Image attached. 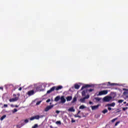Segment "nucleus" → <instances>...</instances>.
I'll use <instances>...</instances> for the list:
<instances>
[{"label": "nucleus", "instance_id": "obj_18", "mask_svg": "<svg viewBox=\"0 0 128 128\" xmlns=\"http://www.w3.org/2000/svg\"><path fill=\"white\" fill-rule=\"evenodd\" d=\"M108 110L106 109H104L102 111V114H106V112H108Z\"/></svg>", "mask_w": 128, "mask_h": 128}, {"label": "nucleus", "instance_id": "obj_17", "mask_svg": "<svg viewBox=\"0 0 128 128\" xmlns=\"http://www.w3.org/2000/svg\"><path fill=\"white\" fill-rule=\"evenodd\" d=\"M6 118V115H4V116H2L0 118V120H4V118Z\"/></svg>", "mask_w": 128, "mask_h": 128}, {"label": "nucleus", "instance_id": "obj_34", "mask_svg": "<svg viewBox=\"0 0 128 128\" xmlns=\"http://www.w3.org/2000/svg\"><path fill=\"white\" fill-rule=\"evenodd\" d=\"M120 122H117L116 124H115V126H118V124H120Z\"/></svg>", "mask_w": 128, "mask_h": 128}, {"label": "nucleus", "instance_id": "obj_15", "mask_svg": "<svg viewBox=\"0 0 128 128\" xmlns=\"http://www.w3.org/2000/svg\"><path fill=\"white\" fill-rule=\"evenodd\" d=\"M60 100V96H57L56 98H54L55 102H58Z\"/></svg>", "mask_w": 128, "mask_h": 128}, {"label": "nucleus", "instance_id": "obj_22", "mask_svg": "<svg viewBox=\"0 0 128 128\" xmlns=\"http://www.w3.org/2000/svg\"><path fill=\"white\" fill-rule=\"evenodd\" d=\"M69 112H74V108L72 107L68 109Z\"/></svg>", "mask_w": 128, "mask_h": 128}, {"label": "nucleus", "instance_id": "obj_39", "mask_svg": "<svg viewBox=\"0 0 128 128\" xmlns=\"http://www.w3.org/2000/svg\"><path fill=\"white\" fill-rule=\"evenodd\" d=\"M4 108H8V104H4Z\"/></svg>", "mask_w": 128, "mask_h": 128}, {"label": "nucleus", "instance_id": "obj_43", "mask_svg": "<svg viewBox=\"0 0 128 128\" xmlns=\"http://www.w3.org/2000/svg\"><path fill=\"white\" fill-rule=\"evenodd\" d=\"M56 114H58V113L60 112V111H58V110H56Z\"/></svg>", "mask_w": 128, "mask_h": 128}, {"label": "nucleus", "instance_id": "obj_9", "mask_svg": "<svg viewBox=\"0 0 128 128\" xmlns=\"http://www.w3.org/2000/svg\"><path fill=\"white\" fill-rule=\"evenodd\" d=\"M98 106H100V104H98L96 106H92L91 108L92 110H98Z\"/></svg>", "mask_w": 128, "mask_h": 128}, {"label": "nucleus", "instance_id": "obj_25", "mask_svg": "<svg viewBox=\"0 0 128 128\" xmlns=\"http://www.w3.org/2000/svg\"><path fill=\"white\" fill-rule=\"evenodd\" d=\"M124 102V100H118V102L119 104H122V102Z\"/></svg>", "mask_w": 128, "mask_h": 128}, {"label": "nucleus", "instance_id": "obj_35", "mask_svg": "<svg viewBox=\"0 0 128 128\" xmlns=\"http://www.w3.org/2000/svg\"><path fill=\"white\" fill-rule=\"evenodd\" d=\"M128 94L127 92H124L123 93L124 96H126Z\"/></svg>", "mask_w": 128, "mask_h": 128}, {"label": "nucleus", "instance_id": "obj_33", "mask_svg": "<svg viewBox=\"0 0 128 128\" xmlns=\"http://www.w3.org/2000/svg\"><path fill=\"white\" fill-rule=\"evenodd\" d=\"M94 90V89H90L89 90H88V92H92Z\"/></svg>", "mask_w": 128, "mask_h": 128}, {"label": "nucleus", "instance_id": "obj_5", "mask_svg": "<svg viewBox=\"0 0 128 128\" xmlns=\"http://www.w3.org/2000/svg\"><path fill=\"white\" fill-rule=\"evenodd\" d=\"M52 108H54V105L48 106L44 108V112H48V110H52Z\"/></svg>", "mask_w": 128, "mask_h": 128}, {"label": "nucleus", "instance_id": "obj_41", "mask_svg": "<svg viewBox=\"0 0 128 128\" xmlns=\"http://www.w3.org/2000/svg\"><path fill=\"white\" fill-rule=\"evenodd\" d=\"M0 90H4V87H0Z\"/></svg>", "mask_w": 128, "mask_h": 128}, {"label": "nucleus", "instance_id": "obj_6", "mask_svg": "<svg viewBox=\"0 0 128 128\" xmlns=\"http://www.w3.org/2000/svg\"><path fill=\"white\" fill-rule=\"evenodd\" d=\"M92 88V85L88 84L83 86L81 88V90H82L84 88Z\"/></svg>", "mask_w": 128, "mask_h": 128}, {"label": "nucleus", "instance_id": "obj_12", "mask_svg": "<svg viewBox=\"0 0 128 128\" xmlns=\"http://www.w3.org/2000/svg\"><path fill=\"white\" fill-rule=\"evenodd\" d=\"M72 96H68L66 98L67 102H70V100H72Z\"/></svg>", "mask_w": 128, "mask_h": 128}, {"label": "nucleus", "instance_id": "obj_27", "mask_svg": "<svg viewBox=\"0 0 128 128\" xmlns=\"http://www.w3.org/2000/svg\"><path fill=\"white\" fill-rule=\"evenodd\" d=\"M40 102H42V101H38L36 103V106H38V104H40Z\"/></svg>", "mask_w": 128, "mask_h": 128}, {"label": "nucleus", "instance_id": "obj_16", "mask_svg": "<svg viewBox=\"0 0 128 128\" xmlns=\"http://www.w3.org/2000/svg\"><path fill=\"white\" fill-rule=\"evenodd\" d=\"M34 118L35 120H40V116L38 115H36L34 116Z\"/></svg>", "mask_w": 128, "mask_h": 128}, {"label": "nucleus", "instance_id": "obj_3", "mask_svg": "<svg viewBox=\"0 0 128 128\" xmlns=\"http://www.w3.org/2000/svg\"><path fill=\"white\" fill-rule=\"evenodd\" d=\"M108 90H102L99 92L98 94H97V96H98L108 94Z\"/></svg>", "mask_w": 128, "mask_h": 128}, {"label": "nucleus", "instance_id": "obj_49", "mask_svg": "<svg viewBox=\"0 0 128 128\" xmlns=\"http://www.w3.org/2000/svg\"><path fill=\"white\" fill-rule=\"evenodd\" d=\"M127 106H128V104H127Z\"/></svg>", "mask_w": 128, "mask_h": 128}, {"label": "nucleus", "instance_id": "obj_7", "mask_svg": "<svg viewBox=\"0 0 128 128\" xmlns=\"http://www.w3.org/2000/svg\"><path fill=\"white\" fill-rule=\"evenodd\" d=\"M28 96H34V90H31L28 92Z\"/></svg>", "mask_w": 128, "mask_h": 128}, {"label": "nucleus", "instance_id": "obj_44", "mask_svg": "<svg viewBox=\"0 0 128 128\" xmlns=\"http://www.w3.org/2000/svg\"><path fill=\"white\" fill-rule=\"evenodd\" d=\"M22 90V87H20V88H18V90Z\"/></svg>", "mask_w": 128, "mask_h": 128}, {"label": "nucleus", "instance_id": "obj_36", "mask_svg": "<svg viewBox=\"0 0 128 128\" xmlns=\"http://www.w3.org/2000/svg\"><path fill=\"white\" fill-rule=\"evenodd\" d=\"M72 122H76V120H74L73 118L72 119Z\"/></svg>", "mask_w": 128, "mask_h": 128}, {"label": "nucleus", "instance_id": "obj_26", "mask_svg": "<svg viewBox=\"0 0 128 128\" xmlns=\"http://www.w3.org/2000/svg\"><path fill=\"white\" fill-rule=\"evenodd\" d=\"M56 124H62V122H60V121H57L56 122Z\"/></svg>", "mask_w": 128, "mask_h": 128}, {"label": "nucleus", "instance_id": "obj_30", "mask_svg": "<svg viewBox=\"0 0 128 128\" xmlns=\"http://www.w3.org/2000/svg\"><path fill=\"white\" fill-rule=\"evenodd\" d=\"M35 120L34 119V116H32L30 118V120Z\"/></svg>", "mask_w": 128, "mask_h": 128}, {"label": "nucleus", "instance_id": "obj_21", "mask_svg": "<svg viewBox=\"0 0 128 128\" xmlns=\"http://www.w3.org/2000/svg\"><path fill=\"white\" fill-rule=\"evenodd\" d=\"M76 102V97H74L73 98V100H72V102L74 103V102Z\"/></svg>", "mask_w": 128, "mask_h": 128}, {"label": "nucleus", "instance_id": "obj_1", "mask_svg": "<svg viewBox=\"0 0 128 128\" xmlns=\"http://www.w3.org/2000/svg\"><path fill=\"white\" fill-rule=\"evenodd\" d=\"M62 86H59L56 87V86H54L50 88V90L47 92L46 94H50V92H54V90H62Z\"/></svg>", "mask_w": 128, "mask_h": 128}, {"label": "nucleus", "instance_id": "obj_19", "mask_svg": "<svg viewBox=\"0 0 128 128\" xmlns=\"http://www.w3.org/2000/svg\"><path fill=\"white\" fill-rule=\"evenodd\" d=\"M94 100H96V102H100V100H102L101 98L96 97L94 98Z\"/></svg>", "mask_w": 128, "mask_h": 128}, {"label": "nucleus", "instance_id": "obj_29", "mask_svg": "<svg viewBox=\"0 0 128 128\" xmlns=\"http://www.w3.org/2000/svg\"><path fill=\"white\" fill-rule=\"evenodd\" d=\"M75 118H82V116H78V115H76Z\"/></svg>", "mask_w": 128, "mask_h": 128}, {"label": "nucleus", "instance_id": "obj_42", "mask_svg": "<svg viewBox=\"0 0 128 128\" xmlns=\"http://www.w3.org/2000/svg\"><path fill=\"white\" fill-rule=\"evenodd\" d=\"M128 108H123V110H126Z\"/></svg>", "mask_w": 128, "mask_h": 128}, {"label": "nucleus", "instance_id": "obj_11", "mask_svg": "<svg viewBox=\"0 0 128 128\" xmlns=\"http://www.w3.org/2000/svg\"><path fill=\"white\" fill-rule=\"evenodd\" d=\"M116 106V103L114 102H112V104H108L106 105V106Z\"/></svg>", "mask_w": 128, "mask_h": 128}, {"label": "nucleus", "instance_id": "obj_31", "mask_svg": "<svg viewBox=\"0 0 128 128\" xmlns=\"http://www.w3.org/2000/svg\"><path fill=\"white\" fill-rule=\"evenodd\" d=\"M24 122L26 124H28V119H26L24 120Z\"/></svg>", "mask_w": 128, "mask_h": 128}, {"label": "nucleus", "instance_id": "obj_20", "mask_svg": "<svg viewBox=\"0 0 128 128\" xmlns=\"http://www.w3.org/2000/svg\"><path fill=\"white\" fill-rule=\"evenodd\" d=\"M79 108L80 110H84V108H86V106H84V105H82L80 106Z\"/></svg>", "mask_w": 128, "mask_h": 128}, {"label": "nucleus", "instance_id": "obj_4", "mask_svg": "<svg viewBox=\"0 0 128 128\" xmlns=\"http://www.w3.org/2000/svg\"><path fill=\"white\" fill-rule=\"evenodd\" d=\"M90 98V95L88 94L86 96L80 98V102H82V104L86 102V100H88Z\"/></svg>", "mask_w": 128, "mask_h": 128}, {"label": "nucleus", "instance_id": "obj_38", "mask_svg": "<svg viewBox=\"0 0 128 128\" xmlns=\"http://www.w3.org/2000/svg\"><path fill=\"white\" fill-rule=\"evenodd\" d=\"M50 102V99H48V100H46V102Z\"/></svg>", "mask_w": 128, "mask_h": 128}, {"label": "nucleus", "instance_id": "obj_47", "mask_svg": "<svg viewBox=\"0 0 128 128\" xmlns=\"http://www.w3.org/2000/svg\"><path fill=\"white\" fill-rule=\"evenodd\" d=\"M16 94H14V96H16Z\"/></svg>", "mask_w": 128, "mask_h": 128}, {"label": "nucleus", "instance_id": "obj_46", "mask_svg": "<svg viewBox=\"0 0 128 128\" xmlns=\"http://www.w3.org/2000/svg\"><path fill=\"white\" fill-rule=\"evenodd\" d=\"M15 107H16V108H18V105H16V106H15Z\"/></svg>", "mask_w": 128, "mask_h": 128}, {"label": "nucleus", "instance_id": "obj_10", "mask_svg": "<svg viewBox=\"0 0 128 128\" xmlns=\"http://www.w3.org/2000/svg\"><path fill=\"white\" fill-rule=\"evenodd\" d=\"M60 100H61V102H62V104H64L66 102V100L64 98V96H62L60 98Z\"/></svg>", "mask_w": 128, "mask_h": 128}, {"label": "nucleus", "instance_id": "obj_2", "mask_svg": "<svg viewBox=\"0 0 128 128\" xmlns=\"http://www.w3.org/2000/svg\"><path fill=\"white\" fill-rule=\"evenodd\" d=\"M112 100V96H106L103 98V102H108Z\"/></svg>", "mask_w": 128, "mask_h": 128}, {"label": "nucleus", "instance_id": "obj_24", "mask_svg": "<svg viewBox=\"0 0 128 128\" xmlns=\"http://www.w3.org/2000/svg\"><path fill=\"white\" fill-rule=\"evenodd\" d=\"M116 120H118V118H115L114 119H112V122H116Z\"/></svg>", "mask_w": 128, "mask_h": 128}, {"label": "nucleus", "instance_id": "obj_32", "mask_svg": "<svg viewBox=\"0 0 128 128\" xmlns=\"http://www.w3.org/2000/svg\"><path fill=\"white\" fill-rule=\"evenodd\" d=\"M108 84L110 86H114V84H110V82H108Z\"/></svg>", "mask_w": 128, "mask_h": 128}, {"label": "nucleus", "instance_id": "obj_8", "mask_svg": "<svg viewBox=\"0 0 128 128\" xmlns=\"http://www.w3.org/2000/svg\"><path fill=\"white\" fill-rule=\"evenodd\" d=\"M18 100V97H16L15 98H12L9 100V102H16Z\"/></svg>", "mask_w": 128, "mask_h": 128}, {"label": "nucleus", "instance_id": "obj_40", "mask_svg": "<svg viewBox=\"0 0 128 128\" xmlns=\"http://www.w3.org/2000/svg\"><path fill=\"white\" fill-rule=\"evenodd\" d=\"M94 103L92 102H89V104H92Z\"/></svg>", "mask_w": 128, "mask_h": 128}, {"label": "nucleus", "instance_id": "obj_23", "mask_svg": "<svg viewBox=\"0 0 128 128\" xmlns=\"http://www.w3.org/2000/svg\"><path fill=\"white\" fill-rule=\"evenodd\" d=\"M18 112V109L16 108H14L12 110V112L13 114H14V112Z\"/></svg>", "mask_w": 128, "mask_h": 128}, {"label": "nucleus", "instance_id": "obj_37", "mask_svg": "<svg viewBox=\"0 0 128 128\" xmlns=\"http://www.w3.org/2000/svg\"><path fill=\"white\" fill-rule=\"evenodd\" d=\"M108 110H112V108L108 107Z\"/></svg>", "mask_w": 128, "mask_h": 128}, {"label": "nucleus", "instance_id": "obj_28", "mask_svg": "<svg viewBox=\"0 0 128 128\" xmlns=\"http://www.w3.org/2000/svg\"><path fill=\"white\" fill-rule=\"evenodd\" d=\"M38 128V124H35L32 128Z\"/></svg>", "mask_w": 128, "mask_h": 128}, {"label": "nucleus", "instance_id": "obj_48", "mask_svg": "<svg viewBox=\"0 0 128 128\" xmlns=\"http://www.w3.org/2000/svg\"><path fill=\"white\" fill-rule=\"evenodd\" d=\"M123 90H126V89H124H124H123Z\"/></svg>", "mask_w": 128, "mask_h": 128}, {"label": "nucleus", "instance_id": "obj_14", "mask_svg": "<svg viewBox=\"0 0 128 128\" xmlns=\"http://www.w3.org/2000/svg\"><path fill=\"white\" fill-rule=\"evenodd\" d=\"M80 85H78V84H74V88H76V90H78V88H80Z\"/></svg>", "mask_w": 128, "mask_h": 128}, {"label": "nucleus", "instance_id": "obj_13", "mask_svg": "<svg viewBox=\"0 0 128 128\" xmlns=\"http://www.w3.org/2000/svg\"><path fill=\"white\" fill-rule=\"evenodd\" d=\"M87 92V90H83L82 92V96H86V94Z\"/></svg>", "mask_w": 128, "mask_h": 128}, {"label": "nucleus", "instance_id": "obj_45", "mask_svg": "<svg viewBox=\"0 0 128 128\" xmlns=\"http://www.w3.org/2000/svg\"><path fill=\"white\" fill-rule=\"evenodd\" d=\"M80 110H79V111L78 112L77 114H80Z\"/></svg>", "mask_w": 128, "mask_h": 128}]
</instances>
